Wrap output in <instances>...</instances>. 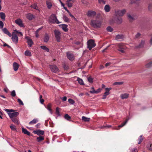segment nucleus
<instances>
[{"mask_svg":"<svg viewBox=\"0 0 152 152\" xmlns=\"http://www.w3.org/2000/svg\"><path fill=\"white\" fill-rule=\"evenodd\" d=\"M50 68L52 72L56 73L58 72V68L57 66L55 65H50Z\"/></svg>","mask_w":152,"mask_h":152,"instance_id":"9d476101","label":"nucleus"},{"mask_svg":"<svg viewBox=\"0 0 152 152\" xmlns=\"http://www.w3.org/2000/svg\"><path fill=\"white\" fill-rule=\"evenodd\" d=\"M26 17L29 20H32L34 17L33 15L30 13H28L26 15Z\"/></svg>","mask_w":152,"mask_h":152,"instance_id":"6ab92c4d","label":"nucleus"},{"mask_svg":"<svg viewBox=\"0 0 152 152\" xmlns=\"http://www.w3.org/2000/svg\"><path fill=\"white\" fill-rule=\"evenodd\" d=\"M44 135L39 136V142L43 140H44Z\"/></svg>","mask_w":152,"mask_h":152,"instance_id":"58836bf2","label":"nucleus"},{"mask_svg":"<svg viewBox=\"0 0 152 152\" xmlns=\"http://www.w3.org/2000/svg\"><path fill=\"white\" fill-rule=\"evenodd\" d=\"M25 55L26 56H31V53L29 50H26L25 52Z\"/></svg>","mask_w":152,"mask_h":152,"instance_id":"2f4dec72","label":"nucleus"},{"mask_svg":"<svg viewBox=\"0 0 152 152\" xmlns=\"http://www.w3.org/2000/svg\"><path fill=\"white\" fill-rule=\"evenodd\" d=\"M107 30L108 31L112 32L113 31V29L110 26L108 27L107 28Z\"/></svg>","mask_w":152,"mask_h":152,"instance_id":"3c124183","label":"nucleus"},{"mask_svg":"<svg viewBox=\"0 0 152 152\" xmlns=\"http://www.w3.org/2000/svg\"><path fill=\"white\" fill-rule=\"evenodd\" d=\"M31 7L34 9L37 10L38 7L37 4H34L31 5Z\"/></svg>","mask_w":152,"mask_h":152,"instance_id":"c03bdc74","label":"nucleus"},{"mask_svg":"<svg viewBox=\"0 0 152 152\" xmlns=\"http://www.w3.org/2000/svg\"><path fill=\"white\" fill-rule=\"evenodd\" d=\"M40 48L42 49L45 50V51L48 52L49 51V48H47L46 46L44 45L41 46L40 47Z\"/></svg>","mask_w":152,"mask_h":152,"instance_id":"c756f323","label":"nucleus"},{"mask_svg":"<svg viewBox=\"0 0 152 152\" xmlns=\"http://www.w3.org/2000/svg\"><path fill=\"white\" fill-rule=\"evenodd\" d=\"M110 64L111 63H107L105 64V66L106 67H107L110 66Z\"/></svg>","mask_w":152,"mask_h":152,"instance_id":"774afa93","label":"nucleus"},{"mask_svg":"<svg viewBox=\"0 0 152 152\" xmlns=\"http://www.w3.org/2000/svg\"><path fill=\"white\" fill-rule=\"evenodd\" d=\"M68 101L69 103L72 104H73L75 102L74 101L71 99H68Z\"/></svg>","mask_w":152,"mask_h":152,"instance_id":"a18cd8bd","label":"nucleus"},{"mask_svg":"<svg viewBox=\"0 0 152 152\" xmlns=\"http://www.w3.org/2000/svg\"><path fill=\"white\" fill-rule=\"evenodd\" d=\"M66 99H67V97L66 96H64L62 98V100L64 101H66Z\"/></svg>","mask_w":152,"mask_h":152,"instance_id":"338daca9","label":"nucleus"},{"mask_svg":"<svg viewBox=\"0 0 152 152\" xmlns=\"http://www.w3.org/2000/svg\"><path fill=\"white\" fill-rule=\"evenodd\" d=\"M148 10L150 11H152V4H149L148 6Z\"/></svg>","mask_w":152,"mask_h":152,"instance_id":"bf43d9fd","label":"nucleus"},{"mask_svg":"<svg viewBox=\"0 0 152 152\" xmlns=\"http://www.w3.org/2000/svg\"><path fill=\"white\" fill-rule=\"evenodd\" d=\"M145 42L143 41H142L140 44L138 46V48H142V47L144 45Z\"/></svg>","mask_w":152,"mask_h":152,"instance_id":"09e8293b","label":"nucleus"},{"mask_svg":"<svg viewBox=\"0 0 152 152\" xmlns=\"http://www.w3.org/2000/svg\"><path fill=\"white\" fill-rule=\"evenodd\" d=\"M146 67L148 68L152 66V62H150L145 65Z\"/></svg>","mask_w":152,"mask_h":152,"instance_id":"603ef678","label":"nucleus"},{"mask_svg":"<svg viewBox=\"0 0 152 152\" xmlns=\"http://www.w3.org/2000/svg\"><path fill=\"white\" fill-rule=\"evenodd\" d=\"M140 35L141 34H140L138 33L136 35L135 37L136 38H138L140 36Z\"/></svg>","mask_w":152,"mask_h":152,"instance_id":"69168bd1","label":"nucleus"},{"mask_svg":"<svg viewBox=\"0 0 152 152\" xmlns=\"http://www.w3.org/2000/svg\"><path fill=\"white\" fill-rule=\"evenodd\" d=\"M15 23L20 27H24V26L22 23V21L20 19H17L15 21Z\"/></svg>","mask_w":152,"mask_h":152,"instance_id":"9b49d317","label":"nucleus"},{"mask_svg":"<svg viewBox=\"0 0 152 152\" xmlns=\"http://www.w3.org/2000/svg\"><path fill=\"white\" fill-rule=\"evenodd\" d=\"M126 12V10L123 9L121 10H118L115 11V13L117 15L119 16H123Z\"/></svg>","mask_w":152,"mask_h":152,"instance_id":"423d86ee","label":"nucleus"},{"mask_svg":"<svg viewBox=\"0 0 152 152\" xmlns=\"http://www.w3.org/2000/svg\"><path fill=\"white\" fill-rule=\"evenodd\" d=\"M147 148L148 150L152 151V142L148 144L147 146Z\"/></svg>","mask_w":152,"mask_h":152,"instance_id":"bb28decb","label":"nucleus"},{"mask_svg":"<svg viewBox=\"0 0 152 152\" xmlns=\"http://www.w3.org/2000/svg\"><path fill=\"white\" fill-rule=\"evenodd\" d=\"M8 115L11 118L16 117L19 115V113L16 112L12 113H8Z\"/></svg>","mask_w":152,"mask_h":152,"instance_id":"f8f14e48","label":"nucleus"},{"mask_svg":"<svg viewBox=\"0 0 152 152\" xmlns=\"http://www.w3.org/2000/svg\"><path fill=\"white\" fill-rule=\"evenodd\" d=\"M91 24L94 28H97L101 27L102 23L99 20H91Z\"/></svg>","mask_w":152,"mask_h":152,"instance_id":"f03ea898","label":"nucleus"},{"mask_svg":"<svg viewBox=\"0 0 152 152\" xmlns=\"http://www.w3.org/2000/svg\"><path fill=\"white\" fill-rule=\"evenodd\" d=\"M87 45V48H88L89 50H91L92 48H94L96 46L94 41L92 39H90L88 41Z\"/></svg>","mask_w":152,"mask_h":152,"instance_id":"20e7f679","label":"nucleus"},{"mask_svg":"<svg viewBox=\"0 0 152 152\" xmlns=\"http://www.w3.org/2000/svg\"><path fill=\"white\" fill-rule=\"evenodd\" d=\"M37 121V120L36 119H34L33 120L30 121L29 123V125H32L36 124Z\"/></svg>","mask_w":152,"mask_h":152,"instance_id":"f704fd0d","label":"nucleus"},{"mask_svg":"<svg viewBox=\"0 0 152 152\" xmlns=\"http://www.w3.org/2000/svg\"><path fill=\"white\" fill-rule=\"evenodd\" d=\"M25 39L27 40V42L29 46L30 47H31L33 44L32 39L29 37L27 36L25 37Z\"/></svg>","mask_w":152,"mask_h":152,"instance_id":"1a4fd4ad","label":"nucleus"},{"mask_svg":"<svg viewBox=\"0 0 152 152\" xmlns=\"http://www.w3.org/2000/svg\"><path fill=\"white\" fill-rule=\"evenodd\" d=\"M118 49V50L120 51L122 53H125L124 51V50L125 49V47L122 44H117Z\"/></svg>","mask_w":152,"mask_h":152,"instance_id":"39448f33","label":"nucleus"},{"mask_svg":"<svg viewBox=\"0 0 152 152\" xmlns=\"http://www.w3.org/2000/svg\"><path fill=\"white\" fill-rule=\"evenodd\" d=\"M63 19L64 20L67 22H69V18L66 17V15H64L63 16Z\"/></svg>","mask_w":152,"mask_h":152,"instance_id":"4c0bfd02","label":"nucleus"},{"mask_svg":"<svg viewBox=\"0 0 152 152\" xmlns=\"http://www.w3.org/2000/svg\"><path fill=\"white\" fill-rule=\"evenodd\" d=\"M50 38V37L49 35L47 34H45L44 38V41L45 42H47L49 40Z\"/></svg>","mask_w":152,"mask_h":152,"instance_id":"f3484780","label":"nucleus"},{"mask_svg":"<svg viewBox=\"0 0 152 152\" xmlns=\"http://www.w3.org/2000/svg\"><path fill=\"white\" fill-rule=\"evenodd\" d=\"M39 99L40 103L41 104H43L44 102V100L43 98H42V96L41 95H39Z\"/></svg>","mask_w":152,"mask_h":152,"instance_id":"72a5a7b5","label":"nucleus"},{"mask_svg":"<svg viewBox=\"0 0 152 152\" xmlns=\"http://www.w3.org/2000/svg\"><path fill=\"white\" fill-rule=\"evenodd\" d=\"M131 2L132 4L133 3H136L139 1V0H131Z\"/></svg>","mask_w":152,"mask_h":152,"instance_id":"0e129e2a","label":"nucleus"},{"mask_svg":"<svg viewBox=\"0 0 152 152\" xmlns=\"http://www.w3.org/2000/svg\"><path fill=\"white\" fill-rule=\"evenodd\" d=\"M47 5L49 9L52 6L51 3L50 2H47Z\"/></svg>","mask_w":152,"mask_h":152,"instance_id":"5fc2aeb1","label":"nucleus"},{"mask_svg":"<svg viewBox=\"0 0 152 152\" xmlns=\"http://www.w3.org/2000/svg\"><path fill=\"white\" fill-rule=\"evenodd\" d=\"M56 113L58 116H60V112L59 108L58 107H57L56 109Z\"/></svg>","mask_w":152,"mask_h":152,"instance_id":"6e6d98bb","label":"nucleus"},{"mask_svg":"<svg viewBox=\"0 0 152 152\" xmlns=\"http://www.w3.org/2000/svg\"><path fill=\"white\" fill-rule=\"evenodd\" d=\"M18 101L19 102V104L21 105H23V102L21 101V100L20 99H18Z\"/></svg>","mask_w":152,"mask_h":152,"instance_id":"4d7b16f0","label":"nucleus"},{"mask_svg":"<svg viewBox=\"0 0 152 152\" xmlns=\"http://www.w3.org/2000/svg\"><path fill=\"white\" fill-rule=\"evenodd\" d=\"M132 152H138L137 149L136 148H134L131 150Z\"/></svg>","mask_w":152,"mask_h":152,"instance_id":"e2e57ef3","label":"nucleus"},{"mask_svg":"<svg viewBox=\"0 0 152 152\" xmlns=\"http://www.w3.org/2000/svg\"><path fill=\"white\" fill-rule=\"evenodd\" d=\"M129 95V94L125 93L121 94V97L122 99H126L128 97Z\"/></svg>","mask_w":152,"mask_h":152,"instance_id":"4be33fe9","label":"nucleus"},{"mask_svg":"<svg viewBox=\"0 0 152 152\" xmlns=\"http://www.w3.org/2000/svg\"><path fill=\"white\" fill-rule=\"evenodd\" d=\"M0 17L3 20H4L6 18V15L5 13L3 12L0 13Z\"/></svg>","mask_w":152,"mask_h":152,"instance_id":"412c9836","label":"nucleus"},{"mask_svg":"<svg viewBox=\"0 0 152 152\" xmlns=\"http://www.w3.org/2000/svg\"><path fill=\"white\" fill-rule=\"evenodd\" d=\"M47 109L50 112V113L51 112V109L50 108V104H48Z\"/></svg>","mask_w":152,"mask_h":152,"instance_id":"680f3d73","label":"nucleus"},{"mask_svg":"<svg viewBox=\"0 0 152 152\" xmlns=\"http://www.w3.org/2000/svg\"><path fill=\"white\" fill-rule=\"evenodd\" d=\"M48 20L49 22L53 23L59 24L60 23L58 20L56 14H52L49 17Z\"/></svg>","mask_w":152,"mask_h":152,"instance_id":"f257e3e1","label":"nucleus"},{"mask_svg":"<svg viewBox=\"0 0 152 152\" xmlns=\"http://www.w3.org/2000/svg\"><path fill=\"white\" fill-rule=\"evenodd\" d=\"M117 22L118 24H121L122 22V19L121 18H119L117 19Z\"/></svg>","mask_w":152,"mask_h":152,"instance_id":"ea45409f","label":"nucleus"},{"mask_svg":"<svg viewBox=\"0 0 152 152\" xmlns=\"http://www.w3.org/2000/svg\"><path fill=\"white\" fill-rule=\"evenodd\" d=\"M75 0H67L66 1V4L68 7H70L72 6Z\"/></svg>","mask_w":152,"mask_h":152,"instance_id":"ddd939ff","label":"nucleus"},{"mask_svg":"<svg viewBox=\"0 0 152 152\" xmlns=\"http://www.w3.org/2000/svg\"><path fill=\"white\" fill-rule=\"evenodd\" d=\"M77 80L78 82L81 85H84V83L82 79L79 78H77Z\"/></svg>","mask_w":152,"mask_h":152,"instance_id":"7c9ffc66","label":"nucleus"},{"mask_svg":"<svg viewBox=\"0 0 152 152\" xmlns=\"http://www.w3.org/2000/svg\"><path fill=\"white\" fill-rule=\"evenodd\" d=\"M124 37L122 35H118L116 36L115 37V39L117 40L123 39Z\"/></svg>","mask_w":152,"mask_h":152,"instance_id":"a878e982","label":"nucleus"},{"mask_svg":"<svg viewBox=\"0 0 152 152\" xmlns=\"http://www.w3.org/2000/svg\"><path fill=\"white\" fill-rule=\"evenodd\" d=\"M128 121V120H126L121 125L118 126V128H116L115 129L117 130H119V129L120 128H121L123 127L127 123Z\"/></svg>","mask_w":152,"mask_h":152,"instance_id":"5701e85b","label":"nucleus"},{"mask_svg":"<svg viewBox=\"0 0 152 152\" xmlns=\"http://www.w3.org/2000/svg\"><path fill=\"white\" fill-rule=\"evenodd\" d=\"M102 90L101 88H99L96 91H90L89 92L91 94H98Z\"/></svg>","mask_w":152,"mask_h":152,"instance_id":"a211bd4d","label":"nucleus"},{"mask_svg":"<svg viewBox=\"0 0 152 152\" xmlns=\"http://www.w3.org/2000/svg\"><path fill=\"white\" fill-rule=\"evenodd\" d=\"M2 31L4 33L8 35L10 37L12 36L11 34L8 31L6 28H4L2 29Z\"/></svg>","mask_w":152,"mask_h":152,"instance_id":"2eb2a0df","label":"nucleus"},{"mask_svg":"<svg viewBox=\"0 0 152 152\" xmlns=\"http://www.w3.org/2000/svg\"><path fill=\"white\" fill-rule=\"evenodd\" d=\"M99 4H106V1L104 0H98Z\"/></svg>","mask_w":152,"mask_h":152,"instance_id":"8fccbe9b","label":"nucleus"},{"mask_svg":"<svg viewBox=\"0 0 152 152\" xmlns=\"http://www.w3.org/2000/svg\"><path fill=\"white\" fill-rule=\"evenodd\" d=\"M64 117L65 119L68 120H69L71 118V117L69 116L68 114H65L64 115Z\"/></svg>","mask_w":152,"mask_h":152,"instance_id":"79ce46f5","label":"nucleus"},{"mask_svg":"<svg viewBox=\"0 0 152 152\" xmlns=\"http://www.w3.org/2000/svg\"><path fill=\"white\" fill-rule=\"evenodd\" d=\"M123 82H115L113 83L114 85H121L122 84Z\"/></svg>","mask_w":152,"mask_h":152,"instance_id":"de8ad7c7","label":"nucleus"},{"mask_svg":"<svg viewBox=\"0 0 152 152\" xmlns=\"http://www.w3.org/2000/svg\"><path fill=\"white\" fill-rule=\"evenodd\" d=\"M61 28L65 32H67L68 29L67 28V25L66 24H62L61 25Z\"/></svg>","mask_w":152,"mask_h":152,"instance_id":"aec40b11","label":"nucleus"},{"mask_svg":"<svg viewBox=\"0 0 152 152\" xmlns=\"http://www.w3.org/2000/svg\"><path fill=\"white\" fill-rule=\"evenodd\" d=\"M111 89V88H106L105 89L106 91L104 92V94L106 96L109 94V91Z\"/></svg>","mask_w":152,"mask_h":152,"instance_id":"b1692460","label":"nucleus"},{"mask_svg":"<svg viewBox=\"0 0 152 152\" xmlns=\"http://www.w3.org/2000/svg\"><path fill=\"white\" fill-rule=\"evenodd\" d=\"M12 41L15 43H17L18 41V38L17 35L15 34V32H13L12 34Z\"/></svg>","mask_w":152,"mask_h":152,"instance_id":"0eeeda50","label":"nucleus"},{"mask_svg":"<svg viewBox=\"0 0 152 152\" xmlns=\"http://www.w3.org/2000/svg\"><path fill=\"white\" fill-rule=\"evenodd\" d=\"M4 110L8 113H11L14 111V110L12 109H4Z\"/></svg>","mask_w":152,"mask_h":152,"instance_id":"a19ab883","label":"nucleus"},{"mask_svg":"<svg viewBox=\"0 0 152 152\" xmlns=\"http://www.w3.org/2000/svg\"><path fill=\"white\" fill-rule=\"evenodd\" d=\"M4 26V23L2 21L0 20V28H3Z\"/></svg>","mask_w":152,"mask_h":152,"instance_id":"052dcab7","label":"nucleus"},{"mask_svg":"<svg viewBox=\"0 0 152 152\" xmlns=\"http://www.w3.org/2000/svg\"><path fill=\"white\" fill-rule=\"evenodd\" d=\"M54 32L56 40L58 42H60L61 39V33L60 31L58 30H55Z\"/></svg>","mask_w":152,"mask_h":152,"instance_id":"7ed1b4c3","label":"nucleus"},{"mask_svg":"<svg viewBox=\"0 0 152 152\" xmlns=\"http://www.w3.org/2000/svg\"><path fill=\"white\" fill-rule=\"evenodd\" d=\"M67 56L68 58L70 60L72 61L74 59L73 56L72 54L69 52L66 53Z\"/></svg>","mask_w":152,"mask_h":152,"instance_id":"4468645a","label":"nucleus"},{"mask_svg":"<svg viewBox=\"0 0 152 152\" xmlns=\"http://www.w3.org/2000/svg\"><path fill=\"white\" fill-rule=\"evenodd\" d=\"M127 16L129 20L130 21H132L134 20V18L130 14H127Z\"/></svg>","mask_w":152,"mask_h":152,"instance_id":"c85d7f7f","label":"nucleus"},{"mask_svg":"<svg viewBox=\"0 0 152 152\" xmlns=\"http://www.w3.org/2000/svg\"><path fill=\"white\" fill-rule=\"evenodd\" d=\"M11 129L13 131H16V129L15 126L13 124H11L10 126Z\"/></svg>","mask_w":152,"mask_h":152,"instance_id":"e433bc0d","label":"nucleus"},{"mask_svg":"<svg viewBox=\"0 0 152 152\" xmlns=\"http://www.w3.org/2000/svg\"><path fill=\"white\" fill-rule=\"evenodd\" d=\"M96 14V12L93 10H89L86 13V15L88 17H93Z\"/></svg>","mask_w":152,"mask_h":152,"instance_id":"6e6552de","label":"nucleus"},{"mask_svg":"<svg viewBox=\"0 0 152 152\" xmlns=\"http://www.w3.org/2000/svg\"><path fill=\"white\" fill-rule=\"evenodd\" d=\"M22 132L25 134H27V135H29L30 133L28 132L27 129H24V128H22Z\"/></svg>","mask_w":152,"mask_h":152,"instance_id":"cd10ccee","label":"nucleus"},{"mask_svg":"<svg viewBox=\"0 0 152 152\" xmlns=\"http://www.w3.org/2000/svg\"><path fill=\"white\" fill-rule=\"evenodd\" d=\"M13 69L15 71H17L19 67V65L16 62H14L13 65Z\"/></svg>","mask_w":152,"mask_h":152,"instance_id":"dca6fc26","label":"nucleus"},{"mask_svg":"<svg viewBox=\"0 0 152 152\" xmlns=\"http://www.w3.org/2000/svg\"><path fill=\"white\" fill-rule=\"evenodd\" d=\"M11 119L12 120V121L14 123H18V121L16 117L11 118Z\"/></svg>","mask_w":152,"mask_h":152,"instance_id":"37998d69","label":"nucleus"},{"mask_svg":"<svg viewBox=\"0 0 152 152\" xmlns=\"http://www.w3.org/2000/svg\"><path fill=\"white\" fill-rule=\"evenodd\" d=\"M82 120L84 121L85 122L88 121L90 120V118H87L84 116L82 117Z\"/></svg>","mask_w":152,"mask_h":152,"instance_id":"473e14b6","label":"nucleus"},{"mask_svg":"<svg viewBox=\"0 0 152 152\" xmlns=\"http://www.w3.org/2000/svg\"><path fill=\"white\" fill-rule=\"evenodd\" d=\"M45 132L44 131L39 129V135H44Z\"/></svg>","mask_w":152,"mask_h":152,"instance_id":"c9c22d12","label":"nucleus"},{"mask_svg":"<svg viewBox=\"0 0 152 152\" xmlns=\"http://www.w3.org/2000/svg\"><path fill=\"white\" fill-rule=\"evenodd\" d=\"M11 95L12 97H15L16 96V93L15 90H13L11 92Z\"/></svg>","mask_w":152,"mask_h":152,"instance_id":"13d9d810","label":"nucleus"},{"mask_svg":"<svg viewBox=\"0 0 152 152\" xmlns=\"http://www.w3.org/2000/svg\"><path fill=\"white\" fill-rule=\"evenodd\" d=\"M104 9L106 12H108L110 10V7L109 5H106L104 7Z\"/></svg>","mask_w":152,"mask_h":152,"instance_id":"393cba45","label":"nucleus"},{"mask_svg":"<svg viewBox=\"0 0 152 152\" xmlns=\"http://www.w3.org/2000/svg\"><path fill=\"white\" fill-rule=\"evenodd\" d=\"M142 135H141L140 137L138 139L139 142L138 143V144H140L141 143V142H142L143 139L142 138Z\"/></svg>","mask_w":152,"mask_h":152,"instance_id":"49530a36","label":"nucleus"},{"mask_svg":"<svg viewBox=\"0 0 152 152\" xmlns=\"http://www.w3.org/2000/svg\"><path fill=\"white\" fill-rule=\"evenodd\" d=\"M88 81L91 83H92L93 82V78L91 77H89L88 78Z\"/></svg>","mask_w":152,"mask_h":152,"instance_id":"864d4df0","label":"nucleus"}]
</instances>
